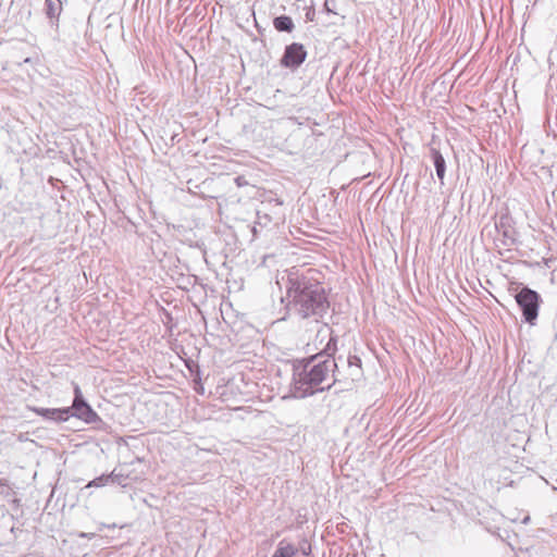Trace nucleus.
I'll use <instances>...</instances> for the list:
<instances>
[{
  "mask_svg": "<svg viewBox=\"0 0 557 557\" xmlns=\"http://www.w3.org/2000/svg\"><path fill=\"white\" fill-rule=\"evenodd\" d=\"M304 556H309L311 553V546L304 542L300 547L298 548Z\"/></svg>",
  "mask_w": 557,
  "mask_h": 557,
  "instance_id": "dca6fc26",
  "label": "nucleus"
},
{
  "mask_svg": "<svg viewBox=\"0 0 557 557\" xmlns=\"http://www.w3.org/2000/svg\"><path fill=\"white\" fill-rule=\"evenodd\" d=\"M314 15H315V12H314V9H309L306 13V17L308 21H313L314 18Z\"/></svg>",
  "mask_w": 557,
  "mask_h": 557,
  "instance_id": "6ab92c4d",
  "label": "nucleus"
},
{
  "mask_svg": "<svg viewBox=\"0 0 557 557\" xmlns=\"http://www.w3.org/2000/svg\"><path fill=\"white\" fill-rule=\"evenodd\" d=\"M347 367L352 381L361 376V359L358 356L349 355L347 357Z\"/></svg>",
  "mask_w": 557,
  "mask_h": 557,
  "instance_id": "9b49d317",
  "label": "nucleus"
},
{
  "mask_svg": "<svg viewBox=\"0 0 557 557\" xmlns=\"http://www.w3.org/2000/svg\"><path fill=\"white\" fill-rule=\"evenodd\" d=\"M77 536L82 537V539L90 540V539H94L96 536V534L95 533L79 532V533H77Z\"/></svg>",
  "mask_w": 557,
  "mask_h": 557,
  "instance_id": "a211bd4d",
  "label": "nucleus"
},
{
  "mask_svg": "<svg viewBox=\"0 0 557 557\" xmlns=\"http://www.w3.org/2000/svg\"><path fill=\"white\" fill-rule=\"evenodd\" d=\"M273 25L276 30L286 33L293 32L295 27L293 20L287 15H281L275 17L273 20Z\"/></svg>",
  "mask_w": 557,
  "mask_h": 557,
  "instance_id": "f8f14e48",
  "label": "nucleus"
},
{
  "mask_svg": "<svg viewBox=\"0 0 557 557\" xmlns=\"http://www.w3.org/2000/svg\"><path fill=\"white\" fill-rule=\"evenodd\" d=\"M317 339L320 344H323V342L327 339L318 355H324V358H334L337 351V336L333 334V330L327 324H323L318 330Z\"/></svg>",
  "mask_w": 557,
  "mask_h": 557,
  "instance_id": "39448f33",
  "label": "nucleus"
},
{
  "mask_svg": "<svg viewBox=\"0 0 557 557\" xmlns=\"http://www.w3.org/2000/svg\"><path fill=\"white\" fill-rule=\"evenodd\" d=\"M338 366L335 358L314 355L294 366L293 394L296 398H306L318 392L330 389L338 381L335 372Z\"/></svg>",
  "mask_w": 557,
  "mask_h": 557,
  "instance_id": "f03ea898",
  "label": "nucleus"
},
{
  "mask_svg": "<svg viewBox=\"0 0 557 557\" xmlns=\"http://www.w3.org/2000/svg\"><path fill=\"white\" fill-rule=\"evenodd\" d=\"M71 417H75L77 419L83 420L85 423L92 424V423H102L101 418L98 416V413L90 407L89 404L77 408L76 411H73L71 413Z\"/></svg>",
  "mask_w": 557,
  "mask_h": 557,
  "instance_id": "1a4fd4ad",
  "label": "nucleus"
},
{
  "mask_svg": "<svg viewBox=\"0 0 557 557\" xmlns=\"http://www.w3.org/2000/svg\"><path fill=\"white\" fill-rule=\"evenodd\" d=\"M38 416L55 422H64L70 419V409L64 408H34Z\"/></svg>",
  "mask_w": 557,
  "mask_h": 557,
  "instance_id": "423d86ee",
  "label": "nucleus"
},
{
  "mask_svg": "<svg viewBox=\"0 0 557 557\" xmlns=\"http://www.w3.org/2000/svg\"><path fill=\"white\" fill-rule=\"evenodd\" d=\"M331 3L334 4V1L333 0H325L324 2V10L327 12V13H335V11L333 10V8L331 7Z\"/></svg>",
  "mask_w": 557,
  "mask_h": 557,
  "instance_id": "f3484780",
  "label": "nucleus"
},
{
  "mask_svg": "<svg viewBox=\"0 0 557 557\" xmlns=\"http://www.w3.org/2000/svg\"><path fill=\"white\" fill-rule=\"evenodd\" d=\"M62 12L61 0H46V15L50 20H58Z\"/></svg>",
  "mask_w": 557,
  "mask_h": 557,
  "instance_id": "ddd939ff",
  "label": "nucleus"
},
{
  "mask_svg": "<svg viewBox=\"0 0 557 557\" xmlns=\"http://www.w3.org/2000/svg\"><path fill=\"white\" fill-rule=\"evenodd\" d=\"M307 58V50L302 44L293 42L285 47L281 58V65L289 70L298 69Z\"/></svg>",
  "mask_w": 557,
  "mask_h": 557,
  "instance_id": "20e7f679",
  "label": "nucleus"
},
{
  "mask_svg": "<svg viewBox=\"0 0 557 557\" xmlns=\"http://www.w3.org/2000/svg\"><path fill=\"white\" fill-rule=\"evenodd\" d=\"M88 403L85 400L83 393L77 384L74 385V399L71 407H65L64 409H70V414L73 411H76L77 408H81Z\"/></svg>",
  "mask_w": 557,
  "mask_h": 557,
  "instance_id": "2eb2a0df",
  "label": "nucleus"
},
{
  "mask_svg": "<svg viewBox=\"0 0 557 557\" xmlns=\"http://www.w3.org/2000/svg\"><path fill=\"white\" fill-rule=\"evenodd\" d=\"M430 157L432 159L433 165L436 171V175L441 182V185H444V178L446 173V161L442 154V152L433 146V143L430 144Z\"/></svg>",
  "mask_w": 557,
  "mask_h": 557,
  "instance_id": "0eeeda50",
  "label": "nucleus"
},
{
  "mask_svg": "<svg viewBox=\"0 0 557 557\" xmlns=\"http://www.w3.org/2000/svg\"><path fill=\"white\" fill-rule=\"evenodd\" d=\"M197 392L200 394H203V387L202 386L198 387Z\"/></svg>",
  "mask_w": 557,
  "mask_h": 557,
  "instance_id": "412c9836",
  "label": "nucleus"
},
{
  "mask_svg": "<svg viewBox=\"0 0 557 557\" xmlns=\"http://www.w3.org/2000/svg\"><path fill=\"white\" fill-rule=\"evenodd\" d=\"M515 299L522 311L524 321L534 325L539 317L540 304L542 301L540 294L524 286L515 295Z\"/></svg>",
  "mask_w": 557,
  "mask_h": 557,
  "instance_id": "7ed1b4c3",
  "label": "nucleus"
},
{
  "mask_svg": "<svg viewBox=\"0 0 557 557\" xmlns=\"http://www.w3.org/2000/svg\"><path fill=\"white\" fill-rule=\"evenodd\" d=\"M122 475L116 473L115 481L117 483H121Z\"/></svg>",
  "mask_w": 557,
  "mask_h": 557,
  "instance_id": "aec40b11",
  "label": "nucleus"
},
{
  "mask_svg": "<svg viewBox=\"0 0 557 557\" xmlns=\"http://www.w3.org/2000/svg\"><path fill=\"white\" fill-rule=\"evenodd\" d=\"M116 473L112 471L110 474H102L94 480L89 481L85 488L89 487H102L106 486L110 481H115Z\"/></svg>",
  "mask_w": 557,
  "mask_h": 557,
  "instance_id": "4468645a",
  "label": "nucleus"
},
{
  "mask_svg": "<svg viewBox=\"0 0 557 557\" xmlns=\"http://www.w3.org/2000/svg\"><path fill=\"white\" fill-rule=\"evenodd\" d=\"M510 219L507 215H502L498 221L495 222V227L497 232L504 238V245H512L515 244V231L510 226Z\"/></svg>",
  "mask_w": 557,
  "mask_h": 557,
  "instance_id": "6e6552de",
  "label": "nucleus"
},
{
  "mask_svg": "<svg viewBox=\"0 0 557 557\" xmlns=\"http://www.w3.org/2000/svg\"><path fill=\"white\" fill-rule=\"evenodd\" d=\"M314 270L300 273L292 268L287 271V308L302 320L320 322L329 312L330 301L321 283L313 277Z\"/></svg>",
  "mask_w": 557,
  "mask_h": 557,
  "instance_id": "f257e3e1",
  "label": "nucleus"
},
{
  "mask_svg": "<svg viewBox=\"0 0 557 557\" xmlns=\"http://www.w3.org/2000/svg\"><path fill=\"white\" fill-rule=\"evenodd\" d=\"M298 553V547L285 541H281L272 557H297Z\"/></svg>",
  "mask_w": 557,
  "mask_h": 557,
  "instance_id": "9d476101",
  "label": "nucleus"
}]
</instances>
